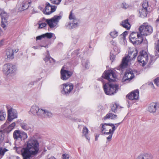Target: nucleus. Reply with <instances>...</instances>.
<instances>
[{"label":"nucleus","mask_w":159,"mask_h":159,"mask_svg":"<svg viewBox=\"0 0 159 159\" xmlns=\"http://www.w3.org/2000/svg\"><path fill=\"white\" fill-rule=\"evenodd\" d=\"M147 9L144 8H140L139 10V16L143 18L147 16Z\"/></svg>","instance_id":"nucleus-27"},{"label":"nucleus","mask_w":159,"mask_h":159,"mask_svg":"<svg viewBox=\"0 0 159 159\" xmlns=\"http://www.w3.org/2000/svg\"><path fill=\"white\" fill-rule=\"evenodd\" d=\"M78 51H75L74 52V53H76V54L77 55V54H78Z\"/></svg>","instance_id":"nucleus-61"},{"label":"nucleus","mask_w":159,"mask_h":159,"mask_svg":"<svg viewBox=\"0 0 159 159\" xmlns=\"http://www.w3.org/2000/svg\"><path fill=\"white\" fill-rule=\"evenodd\" d=\"M6 114L5 112H3L0 110V121H3L5 119Z\"/></svg>","instance_id":"nucleus-37"},{"label":"nucleus","mask_w":159,"mask_h":159,"mask_svg":"<svg viewBox=\"0 0 159 159\" xmlns=\"http://www.w3.org/2000/svg\"><path fill=\"white\" fill-rule=\"evenodd\" d=\"M69 19L72 21L69 22L68 24L66 25V26L67 28L70 29L75 28L78 26V24L80 23L79 20L77 19L74 15H72V11H71L69 16Z\"/></svg>","instance_id":"nucleus-9"},{"label":"nucleus","mask_w":159,"mask_h":159,"mask_svg":"<svg viewBox=\"0 0 159 159\" xmlns=\"http://www.w3.org/2000/svg\"><path fill=\"white\" fill-rule=\"evenodd\" d=\"M47 64H54L55 63V60L49 56H47L43 59Z\"/></svg>","instance_id":"nucleus-24"},{"label":"nucleus","mask_w":159,"mask_h":159,"mask_svg":"<svg viewBox=\"0 0 159 159\" xmlns=\"http://www.w3.org/2000/svg\"><path fill=\"white\" fill-rule=\"evenodd\" d=\"M4 139V135L2 131H0V144L3 141Z\"/></svg>","instance_id":"nucleus-41"},{"label":"nucleus","mask_w":159,"mask_h":159,"mask_svg":"<svg viewBox=\"0 0 159 159\" xmlns=\"http://www.w3.org/2000/svg\"><path fill=\"white\" fill-rule=\"evenodd\" d=\"M102 78H100L99 80L103 82V78L107 80L109 82L114 81V80L112 78H115L116 77V75L111 70H108L105 71L103 74Z\"/></svg>","instance_id":"nucleus-8"},{"label":"nucleus","mask_w":159,"mask_h":159,"mask_svg":"<svg viewBox=\"0 0 159 159\" xmlns=\"http://www.w3.org/2000/svg\"><path fill=\"white\" fill-rule=\"evenodd\" d=\"M103 87L105 93L108 95H111L116 93L118 89V85L108 83L103 84Z\"/></svg>","instance_id":"nucleus-2"},{"label":"nucleus","mask_w":159,"mask_h":159,"mask_svg":"<svg viewBox=\"0 0 159 159\" xmlns=\"http://www.w3.org/2000/svg\"><path fill=\"white\" fill-rule=\"evenodd\" d=\"M40 21H39L38 24L39 25V29H41L44 27H45L47 25V24L45 23H40Z\"/></svg>","instance_id":"nucleus-43"},{"label":"nucleus","mask_w":159,"mask_h":159,"mask_svg":"<svg viewBox=\"0 0 159 159\" xmlns=\"http://www.w3.org/2000/svg\"><path fill=\"white\" fill-rule=\"evenodd\" d=\"M45 110L42 109H39L36 113V115L41 118H44Z\"/></svg>","instance_id":"nucleus-29"},{"label":"nucleus","mask_w":159,"mask_h":159,"mask_svg":"<svg viewBox=\"0 0 159 159\" xmlns=\"http://www.w3.org/2000/svg\"><path fill=\"white\" fill-rule=\"evenodd\" d=\"M107 125H105V126H106V129H108V128L106 126H107Z\"/></svg>","instance_id":"nucleus-63"},{"label":"nucleus","mask_w":159,"mask_h":159,"mask_svg":"<svg viewBox=\"0 0 159 159\" xmlns=\"http://www.w3.org/2000/svg\"><path fill=\"white\" fill-rule=\"evenodd\" d=\"M61 18V16L55 15L51 19H46V22L49 25V27L52 29L56 26Z\"/></svg>","instance_id":"nucleus-11"},{"label":"nucleus","mask_w":159,"mask_h":159,"mask_svg":"<svg viewBox=\"0 0 159 159\" xmlns=\"http://www.w3.org/2000/svg\"><path fill=\"white\" fill-rule=\"evenodd\" d=\"M138 52L137 51H132L129 52L128 56H126L123 58L122 63L119 67V69L122 70L126 67L129 61L128 58H130V60H134Z\"/></svg>","instance_id":"nucleus-3"},{"label":"nucleus","mask_w":159,"mask_h":159,"mask_svg":"<svg viewBox=\"0 0 159 159\" xmlns=\"http://www.w3.org/2000/svg\"><path fill=\"white\" fill-rule=\"evenodd\" d=\"M111 43L113 46H116V43L114 40H112L111 41Z\"/></svg>","instance_id":"nucleus-53"},{"label":"nucleus","mask_w":159,"mask_h":159,"mask_svg":"<svg viewBox=\"0 0 159 159\" xmlns=\"http://www.w3.org/2000/svg\"><path fill=\"white\" fill-rule=\"evenodd\" d=\"M7 108L8 116L7 121L11 122L14 119L17 117V111L12 108H11L10 109Z\"/></svg>","instance_id":"nucleus-15"},{"label":"nucleus","mask_w":159,"mask_h":159,"mask_svg":"<svg viewBox=\"0 0 159 159\" xmlns=\"http://www.w3.org/2000/svg\"><path fill=\"white\" fill-rule=\"evenodd\" d=\"M88 132L89 130L88 128L85 126L84 127L83 130V135L85 137L86 139L89 141L90 139V138L88 137L87 135V134L88 133Z\"/></svg>","instance_id":"nucleus-31"},{"label":"nucleus","mask_w":159,"mask_h":159,"mask_svg":"<svg viewBox=\"0 0 159 159\" xmlns=\"http://www.w3.org/2000/svg\"><path fill=\"white\" fill-rule=\"evenodd\" d=\"M143 35L139 34L137 37H136L135 39V43L132 42V43L134 45H138L141 44L143 41Z\"/></svg>","instance_id":"nucleus-25"},{"label":"nucleus","mask_w":159,"mask_h":159,"mask_svg":"<svg viewBox=\"0 0 159 159\" xmlns=\"http://www.w3.org/2000/svg\"><path fill=\"white\" fill-rule=\"evenodd\" d=\"M8 151V149L5 148L0 147V157L3 156L4 155L5 152Z\"/></svg>","instance_id":"nucleus-35"},{"label":"nucleus","mask_w":159,"mask_h":159,"mask_svg":"<svg viewBox=\"0 0 159 159\" xmlns=\"http://www.w3.org/2000/svg\"><path fill=\"white\" fill-rule=\"evenodd\" d=\"M112 136V135L110 134L108 137L107 138V140L108 142H109L111 141Z\"/></svg>","instance_id":"nucleus-51"},{"label":"nucleus","mask_w":159,"mask_h":159,"mask_svg":"<svg viewBox=\"0 0 159 159\" xmlns=\"http://www.w3.org/2000/svg\"><path fill=\"white\" fill-rule=\"evenodd\" d=\"M3 40H0V47L3 45Z\"/></svg>","instance_id":"nucleus-55"},{"label":"nucleus","mask_w":159,"mask_h":159,"mask_svg":"<svg viewBox=\"0 0 159 159\" xmlns=\"http://www.w3.org/2000/svg\"><path fill=\"white\" fill-rule=\"evenodd\" d=\"M128 34V32L127 31H125L124 33H123L121 34V35L122 36L123 38H125L126 35H127Z\"/></svg>","instance_id":"nucleus-52"},{"label":"nucleus","mask_w":159,"mask_h":159,"mask_svg":"<svg viewBox=\"0 0 159 159\" xmlns=\"http://www.w3.org/2000/svg\"><path fill=\"white\" fill-rule=\"evenodd\" d=\"M152 28L150 25H142L139 28V33L143 35L147 36L149 35L152 33Z\"/></svg>","instance_id":"nucleus-13"},{"label":"nucleus","mask_w":159,"mask_h":159,"mask_svg":"<svg viewBox=\"0 0 159 159\" xmlns=\"http://www.w3.org/2000/svg\"><path fill=\"white\" fill-rule=\"evenodd\" d=\"M20 125L21 128L25 130H28L30 129L28 125L25 123H20Z\"/></svg>","instance_id":"nucleus-33"},{"label":"nucleus","mask_w":159,"mask_h":159,"mask_svg":"<svg viewBox=\"0 0 159 159\" xmlns=\"http://www.w3.org/2000/svg\"><path fill=\"white\" fill-rule=\"evenodd\" d=\"M63 89L61 93L66 96H68L71 93L73 88V85L71 83H66L62 84Z\"/></svg>","instance_id":"nucleus-14"},{"label":"nucleus","mask_w":159,"mask_h":159,"mask_svg":"<svg viewBox=\"0 0 159 159\" xmlns=\"http://www.w3.org/2000/svg\"><path fill=\"white\" fill-rule=\"evenodd\" d=\"M157 21H159V17L158 19H157Z\"/></svg>","instance_id":"nucleus-64"},{"label":"nucleus","mask_w":159,"mask_h":159,"mask_svg":"<svg viewBox=\"0 0 159 159\" xmlns=\"http://www.w3.org/2000/svg\"><path fill=\"white\" fill-rule=\"evenodd\" d=\"M38 141L33 138L30 139L27 142L26 146L21 150L23 159H30L32 156L37 155L39 150Z\"/></svg>","instance_id":"nucleus-1"},{"label":"nucleus","mask_w":159,"mask_h":159,"mask_svg":"<svg viewBox=\"0 0 159 159\" xmlns=\"http://www.w3.org/2000/svg\"><path fill=\"white\" fill-rule=\"evenodd\" d=\"M102 134H107V135H108V134H110V133H109V132H104V131H103V133H102Z\"/></svg>","instance_id":"nucleus-56"},{"label":"nucleus","mask_w":159,"mask_h":159,"mask_svg":"<svg viewBox=\"0 0 159 159\" xmlns=\"http://www.w3.org/2000/svg\"><path fill=\"white\" fill-rule=\"evenodd\" d=\"M70 158L69 155L68 154H64L62 155L61 158L62 159H68Z\"/></svg>","instance_id":"nucleus-46"},{"label":"nucleus","mask_w":159,"mask_h":159,"mask_svg":"<svg viewBox=\"0 0 159 159\" xmlns=\"http://www.w3.org/2000/svg\"><path fill=\"white\" fill-rule=\"evenodd\" d=\"M6 57L7 59H13L14 57V51L11 48H8L6 51Z\"/></svg>","instance_id":"nucleus-20"},{"label":"nucleus","mask_w":159,"mask_h":159,"mask_svg":"<svg viewBox=\"0 0 159 159\" xmlns=\"http://www.w3.org/2000/svg\"><path fill=\"white\" fill-rule=\"evenodd\" d=\"M140 54L138 57V61L142 64L144 66L147 63L148 60V55L147 53L144 51L140 52Z\"/></svg>","instance_id":"nucleus-12"},{"label":"nucleus","mask_w":159,"mask_h":159,"mask_svg":"<svg viewBox=\"0 0 159 159\" xmlns=\"http://www.w3.org/2000/svg\"><path fill=\"white\" fill-rule=\"evenodd\" d=\"M121 123H119L117 124H114V126L116 125V127H117Z\"/></svg>","instance_id":"nucleus-59"},{"label":"nucleus","mask_w":159,"mask_h":159,"mask_svg":"<svg viewBox=\"0 0 159 159\" xmlns=\"http://www.w3.org/2000/svg\"><path fill=\"white\" fill-rule=\"evenodd\" d=\"M118 106L119 105L116 103L112 104L111 106V111L114 113H116L117 111V109Z\"/></svg>","instance_id":"nucleus-34"},{"label":"nucleus","mask_w":159,"mask_h":159,"mask_svg":"<svg viewBox=\"0 0 159 159\" xmlns=\"http://www.w3.org/2000/svg\"><path fill=\"white\" fill-rule=\"evenodd\" d=\"M9 16L8 13H6L3 9L0 8V16L1 18V26L4 29H6L7 24V20Z\"/></svg>","instance_id":"nucleus-10"},{"label":"nucleus","mask_w":159,"mask_h":159,"mask_svg":"<svg viewBox=\"0 0 159 159\" xmlns=\"http://www.w3.org/2000/svg\"><path fill=\"white\" fill-rule=\"evenodd\" d=\"M149 85L151 86V87L153 89L155 88L153 83L152 82L150 83L149 84Z\"/></svg>","instance_id":"nucleus-54"},{"label":"nucleus","mask_w":159,"mask_h":159,"mask_svg":"<svg viewBox=\"0 0 159 159\" xmlns=\"http://www.w3.org/2000/svg\"><path fill=\"white\" fill-rule=\"evenodd\" d=\"M95 141H97L98 140V139L99 137V135H95Z\"/></svg>","instance_id":"nucleus-57"},{"label":"nucleus","mask_w":159,"mask_h":159,"mask_svg":"<svg viewBox=\"0 0 159 159\" xmlns=\"http://www.w3.org/2000/svg\"><path fill=\"white\" fill-rule=\"evenodd\" d=\"M148 6V2L147 1H145L143 2L142 4V8H144L145 9H147V8Z\"/></svg>","instance_id":"nucleus-42"},{"label":"nucleus","mask_w":159,"mask_h":159,"mask_svg":"<svg viewBox=\"0 0 159 159\" xmlns=\"http://www.w3.org/2000/svg\"><path fill=\"white\" fill-rule=\"evenodd\" d=\"M154 84L157 86L159 85V77L157 78L154 80Z\"/></svg>","instance_id":"nucleus-49"},{"label":"nucleus","mask_w":159,"mask_h":159,"mask_svg":"<svg viewBox=\"0 0 159 159\" xmlns=\"http://www.w3.org/2000/svg\"><path fill=\"white\" fill-rule=\"evenodd\" d=\"M16 70V66L11 63L5 64L3 67V72L6 76L11 75L14 73Z\"/></svg>","instance_id":"nucleus-4"},{"label":"nucleus","mask_w":159,"mask_h":159,"mask_svg":"<svg viewBox=\"0 0 159 159\" xmlns=\"http://www.w3.org/2000/svg\"><path fill=\"white\" fill-rule=\"evenodd\" d=\"M139 92L138 89L133 91L127 94L126 97L131 100H137L139 98Z\"/></svg>","instance_id":"nucleus-18"},{"label":"nucleus","mask_w":159,"mask_h":159,"mask_svg":"<svg viewBox=\"0 0 159 159\" xmlns=\"http://www.w3.org/2000/svg\"><path fill=\"white\" fill-rule=\"evenodd\" d=\"M153 60H152V59H150V60L149 61V64H150V65H151V64H152V63H153Z\"/></svg>","instance_id":"nucleus-58"},{"label":"nucleus","mask_w":159,"mask_h":159,"mask_svg":"<svg viewBox=\"0 0 159 159\" xmlns=\"http://www.w3.org/2000/svg\"><path fill=\"white\" fill-rule=\"evenodd\" d=\"M139 34L137 32H133L130 34L129 38L131 43L132 42L135 43V39H136V37H137Z\"/></svg>","instance_id":"nucleus-26"},{"label":"nucleus","mask_w":159,"mask_h":159,"mask_svg":"<svg viewBox=\"0 0 159 159\" xmlns=\"http://www.w3.org/2000/svg\"><path fill=\"white\" fill-rule=\"evenodd\" d=\"M153 156L150 153H143L139 156L136 159H152Z\"/></svg>","instance_id":"nucleus-22"},{"label":"nucleus","mask_w":159,"mask_h":159,"mask_svg":"<svg viewBox=\"0 0 159 159\" xmlns=\"http://www.w3.org/2000/svg\"><path fill=\"white\" fill-rule=\"evenodd\" d=\"M118 32L115 30L111 32L110 33V35L113 38H115L116 37L118 36Z\"/></svg>","instance_id":"nucleus-40"},{"label":"nucleus","mask_w":159,"mask_h":159,"mask_svg":"<svg viewBox=\"0 0 159 159\" xmlns=\"http://www.w3.org/2000/svg\"><path fill=\"white\" fill-rule=\"evenodd\" d=\"M13 138L15 141L20 142L27 138V134L19 130H16L13 132Z\"/></svg>","instance_id":"nucleus-7"},{"label":"nucleus","mask_w":159,"mask_h":159,"mask_svg":"<svg viewBox=\"0 0 159 159\" xmlns=\"http://www.w3.org/2000/svg\"><path fill=\"white\" fill-rule=\"evenodd\" d=\"M33 48H34V49H39V48H40V47L39 46V47H38H38H36V46H34V47H33Z\"/></svg>","instance_id":"nucleus-60"},{"label":"nucleus","mask_w":159,"mask_h":159,"mask_svg":"<svg viewBox=\"0 0 159 159\" xmlns=\"http://www.w3.org/2000/svg\"><path fill=\"white\" fill-rule=\"evenodd\" d=\"M148 111L151 113L159 114V103L153 102L151 103L148 107Z\"/></svg>","instance_id":"nucleus-16"},{"label":"nucleus","mask_w":159,"mask_h":159,"mask_svg":"<svg viewBox=\"0 0 159 159\" xmlns=\"http://www.w3.org/2000/svg\"><path fill=\"white\" fill-rule=\"evenodd\" d=\"M102 129H101V132L102 133H103V131L104 130L105 131H107V129H106V127L105 125H109V126H111L112 127V130H111V129H110L109 130V133H110V134L112 135L114 133V131L116 129V127L115 126H114V125L113 124L111 123H104L102 124Z\"/></svg>","instance_id":"nucleus-19"},{"label":"nucleus","mask_w":159,"mask_h":159,"mask_svg":"<svg viewBox=\"0 0 159 159\" xmlns=\"http://www.w3.org/2000/svg\"><path fill=\"white\" fill-rule=\"evenodd\" d=\"M57 7L56 6L52 5L49 2H47L46 3L45 10L43 11V13L46 15H49L54 12Z\"/></svg>","instance_id":"nucleus-17"},{"label":"nucleus","mask_w":159,"mask_h":159,"mask_svg":"<svg viewBox=\"0 0 159 159\" xmlns=\"http://www.w3.org/2000/svg\"><path fill=\"white\" fill-rule=\"evenodd\" d=\"M120 7L123 9H126L128 8L129 5L125 2H124L121 4Z\"/></svg>","instance_id":"nucleus-44"},{"label":"nucleus","mask_w":159,"mask_h":159,"mask_svg":"<svg viewBox=\"0 0 159 159\" xmlns=\"http://www.w3.org/2000/svg\"><path fill=\"white\" fill-rule=\"evenodd\" d=\"M53 35V34L51 33H47L44 34V38H47L48 39H50L52 38Z\"/></svg>","instance_id":"nucleus-38"},{"label":"nucleus","mask_w":159,"mask_h":159,"mask_svg":"<svg viewBox=\"0 0 159 159\" xmlns=\"http://www.w3.org/2000/svg\"><path fill=\"white\" fill-rule=\"evenodd\" d=\"M51 2L53 4H59L61 0H50Z\"/></svg>","instance_id":"nucleus-45"},{"label":"nucleus","mask_w":159,"mask_h":159,"mask_svg":"<svg viewBox=\"0 0 159 159\" xmlns=\"http://www.w3.org/2000/svg\"><path fill=\"white\" fill-rule=\"evenodd\" d=\"M52 115V114L51 112L48 110H45L44 118L45 117H51Z\"/></svg>","instance_id":"nucleus-36"},{"label":"nucleus","mask_w":159,"mask_h":159,"mask_svg":"<svg viewBox=\"0 0 159 159\" xmlns=\"http://www.w3.org/2000/svg\"><path fill=\"white\" fill-rule=\"evenodd\" d=\"M156 50L159 52V40H158L157 43L155 47Z\"/></svg>","instance_id":"nucleus-50"},{"label":"nucleus","mask_w":159,"mask_h":159,"mask_svg":"<svg viewBox=\"0 0 159 159\" xmlns=\"http://www.w3.org/2000/svg\"><path fill=\"white\" fill-rule=\"evenodd\" d=\"M135 76L134 71L131 69H127L125 72L121 81L125 84L130 82L131 80L134 78Z\"/></svg>","instance_id":"nucleus-6"},{"label":"nucleus","mask_w":159,"mask_h":159,"mask_svg":"<svg viewBox=\"0 0 159 159\" xmlns=\"http://www.w3.org/2000/svg\"><path fill=\"white\" fill-rule=\"evenodd\" d=\"M39 109V108L38 107L35 105H34L31 107L30 111L33 115H35Z\"/></svg>","instance_id":"nucleus-30"},{"label":"nucleus","mask_w":159,"mask_h":159,"mask_svg":"<svg viewBox=\"0 0 159 159\" xmlns=\"http://www.w3.org/2000/svg\"><path fill=\"white\" fill-rule=\"evenodd\" d=\"M15 125L16 124L15 122H13L6 129V131L8 133H9L14 128Z\"/></svg>","instance_id":"nucleus-32"},{"label":"nucleus","mask_w":159,"mask_h":159,"mask_svg":"<svg viewBox=\"0 0 159 159\" xmlns=\"http://www.w3.org/2000/svg\"><path fill=\"white\" fill-rule=\"evenodd\" d=\"M89 62L88 61L86 60L85 61L84 60L82 61V64L83 66H84L86 69H87L89 67Z\"/></svg>","instance_id":"nucleus-39"},{"label":"nucleus","mask_w":159,"mask_h":159,"mask_svg":"<svg viewBox=\"0 0 159 159\" xmlns=\"http://www.w3.org/2000/svg\"><path fill=\"white\" fill-rule=\"evenodd\" d=\"M18 51V49H16L15 51V52H17Z\"/></svg>","instance_id":"nucleus-62"},{"label":"nucleus","mask_w":159,"mask_h":159,"mask_svg":"<svg viewBox=\"0 0 159 159\" xmlns=\"http://www.w3.org/2000/svg\"><path fill=\"white\" fill-rule=\"evenodd\" d=\"M43 38H44V34L37 36L36 38V40H41Z\"/></svg>","instance_id":"nucleus-48"},{"label":"nucleus","mask_w":159,"mask_h":159,"mask_svg":"<svg viewBox=\"0 0 159 159\" xmlns=\"http://www.w3.org/2000/svg\"><path fill=\"white\" fill-rule=\"evenodd\" d=\"M61 79L63 80H68L72 75V71L67 70L66 65L63 66L60 71Z\"/></svg>","instance_id":"nucleus-5"},{"label":"nucleus","mask_w":159,"mask_h":159,"mask_svg":"<svg viewBox=\"0 0 159 159\" xmlns=\"http://www.w3.org/2000/svg\"><path fill=\"white\" fill-rule=\"evenodd\" d=\"M117 117V115L113 114L111 113H109L107 114L106 116L104 117V119L106 120L108 119H115Z\"/></svg>","instance_id":"nucleus-28"},{"label":"nucleus","mask_w":159,"mask_h":159,"mask_svg":"<svg viewBox=\"0 0 159 159\" xmlns=\"http://www.w3.org/2000/svg\"><path fill=\"white\" fill-rule=\"evenodd\" d=\"M31 0H25L22 3L21 7L20 8V10L24 11L27 9L31 2Z\"/></svg>","instance_id":"nucleus-21"},{"label":"nucleus","mask_w":159,"mask_h":159,"mask_svg":"<svg viewBox=\"0 0 159 159\" xmlns=\"http://www.w3.org/2000/svg\"><path fill=\"white\" fill-rule=\"evenodd\" d=\"M115 58V56L111 52L110 53V59L112 62H113V60Z\"/></svg>","instance_id":"nucleus-47"},{"label":"nucleus","mask_w":159,"mask_h":159,"mask_svg":"<svg viewBox=\"0 0 159 159\" xmlns=\"http://www.w3.org/2000/svg\"><path fill=\"white\" fill-rule=\"evenodd\" d=\"M128 21L129 20L128 19L123 20L120 24V25L127 30L130 29L131 27V25Z\"/></svg>","instance_id":"nucleus-23"}]
</instances>
